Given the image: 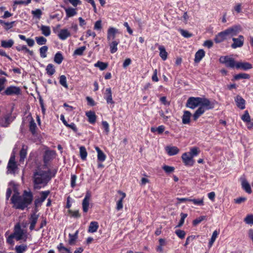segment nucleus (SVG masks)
Masks as SVG:
<instances>
[{
	"label": "nucleus",
	"instance_id": "obj_19",
	"mask_svg": "<svg viewBox=\"0 0 253 253\" xmlns=\"http://www.w3.org/2000/svg\"><path fill=\"white\" fill-rule=\"evenodd\" d=\"M95 149L97 153V160L98 161L103 162L106 158V155L97 146L95 147Z\"/></svg>",
	"mask_w": 253,
	"mask_h": 253
},
{
	"label": "nucleus",
	"instance_id": "obj_64",
	"mask_svg": "<svg viewBox=\"0 0 253 253\" xmlns=\"http://www.w3.org/2000/svg\"><path fill=\"white\" fill-rule=\"evenodd\" d=\"M87 102V104L91 106H93L95 105V102L94 100L90 97L87 96L86 97Z\"/></svg>",
	"mask_w": 253,
	"mask_h": 253
},
{
	"label": "nucleus",
	"instance_id": "obj_27",
	"mask_svg": "<svg viewBox=\"0 0 253 253\" xmlns=\"http://www.w3.org/2000/svg\"><path fill=\"white\" fill-rule=\"evenodd\" d=\"M66 14V18L73 17L77 14V11L75 8L72 7L65 8Z\"/></svg>",
	"mask_w": 253,
	"mask_h": 253
},
{
	"label": "nucleus",
	"instance_id": "obj_11",
	"mask_svg": "<svg viewBox=\"0 0 253 253\" xmlns=\"http://www.w3.org/2000/svg\"><path fill=\"white\" fill-rule=\"evenodd\" d=\"M17 168L16 164L14 161V158L11 157L7 165L8 173L14 174Z\"/></svg>",
	"mask_w": 253,
	"mask_h": 253
},
{
	"label": "nucleus",
	"instance_id": "obj_38",
	"mask_svg": "<svg viewBox=\"0 0 253 253\" xmlns=\"http://www.w3.org/2000/svg\"><path fill=\"white\" fill-rule=\"evenodd\" d=\"M63 60V57L62 54L60 52H57L54 56V61L56 63L60 64L62 63Z\"/></svg>",
	"mask_w": 253,
	"mask_h": 253
},
{
	"label": "nucleus",
	"instance_id": "obj_24",
	"mask_svg": "<svg viewBox=\"0 0 253 253\" xmlns=\"http://www.w3.org/2000/svg\"><path fill=\"white\" fill-rule=\"evenodd\" d=\"M227 39V38L223 31L219 33L214 38V41L216 43H220L224 40Z\"/></svg>",
	"mask_w": 253,
	"mask_h": 253
},
{
	"label": "nucleus",
	"instance_id": "obj_56",
	"mask_svg": "<svg viewBox=\"0 0 253 253\" xmlns=\"http://www.w3.org/2000/svg\"><path fill=\"white\" fill-rule=\"evenodd\" d=\"M50 194V191H42L40 193L41 197L40 199L42 200L41 201H43V202L47 198L48 195Z\"/></svg>",
	"mask_w": 253,
	"mask_h": 253
},
{
	"label": "nucleus",
	"instance_id": "obj_20",
	"mask_svg": "<svg viewBox=\"0 0 253 253\" xmlns=\"http://www.w3.org/2000/svg\"><path fill=\"white\" fill-rule=\"evenodd\" d=\"M119 41H113L109 43V45L110 46V51L111 53H115L118 50L117 46L119 43Z\"/></svg>",
	"mask_w": 253,
	"mask_h": 253
},
{
	"label": "nucleus",
	"instance_id": "obj_48",
	"mask_svg": "<svg viewBox=\"0 0 253 253\" xmlns=\"http://www.w3.org/2000/svg\"><path fill=\"white\" fill-rule=\"evenodd\" d=\"M32 14L35 17L40 19L41 18L42 15V11L40 9H36L35 10L31 11Z\"/></svg>",
	"mask_w": 253,
	"mask_h": 253
},
{
	"label": "nucleus",
	"instance_id": "obj_37",
	"mask_svg": "<svg viewBox=\"0 0 253 253\" xmlns=\"http://www.w3.org/2000/svg\"><path fill=\"white\" fill-rule=\"evenodd\" d=\"M46 73L49 75L52 76L55 72V70L54 65L52 64H48L46 68Z\"/></svg>",
	"mask_w": 253,
	"mask_h": 253
},
{
	"label": "nucleus",
	"instance_id": "obj_59",
	"mask_svg": "<svg viewBox=\"0 0 253 253\" xmlns=\"http://www.w3.org/2000/svg\"><path fill=\"white\" fill-rule=\"evenodd\" d=\"M101 20H97L94 24V29L97 31H100L102 29Z\"/></svg>",
	"mask_w": 253,
	"mask_h": 253
},
{
	"label": "nucleus",
	"instance_id": "obj_16",
	"mask_svg": "<svg viewBox=\"0 0 253 253\" xmlns=\"http://www.w3.org/2000/svg\"><path fill=\"white\" fill-rule=\"evenodd\" d=\"M241 185L242 188L248 193L251 194L252 192V189L248 181L243 178L242 179Z\"/></svg>",
	"mask_w": 253,
	"mask_h": 253
},
{
	"label": "nucleus",
	"instance_id": "obj_22",
	"mask_svg": "<svg viewBox=\"0 0 253 253\" xmlns=\"http://www.w3.org/2000/svg\"><path fill=\"white\" fill-rule=\"evenodd\" d=\"M191 113L188 111H184L183 115L182 117V121L183 124H189L190 120Z\"/></svg>",
	"mask_w": 253,
	"mask_h": 253
},
{
	"label": "nucleus",
	"instance_id": "obj_1",
	"mask_svg": "<svg viewBox=\"0 0 253 253\" xmlns=\"http://www.w3.org/2000/svg\"><path fill=\"white\" fill-rule=\"evenodd\" d=\"M54 176L51 175L50 170L36 169L32 176L33 187L35 189H40L46 186Z\"/></svg>",
	"mask_w": 253,
	"mask_h": 253
},
{
	"label": "nucleus",
	"instance_id": "obj_18",
	"mask_svg": "<svg viewBox=\"0 0 253 253\" xmlns=\"http://www.w3.org/2000/svg\"><path fill=\"white\" fill-rule=\"evenodd\" d=\"M71 36L70 33L66 29H63L60 30L58 34V37L60 40H65L68 37Z\"/></svg>",
	"mask_w": 253,
	"mask_h": 253
},
{
	"label": "nucleus",
	"instance_id": "obj_2",
	"mask_svg": "<svg viewBox=\"0 0 253 253\" xmlns=\"http://www.w3.org/2000/svg\"><path fill=\"white\" fill-rule=\"evenodd\" d=\"M33 200V195L31 192L24 191L22 196L18 194H14L11 197V200L13 204V207L16 209L24 210L30 205Z\"/></svg>",
	"mask_w": 253,
	"mask_h": 253
},
{
	"label": "nucleus",
	"instance_id": "obj_26",
	"mask_svg": "<svg viewBox=\"0 0 253 253\" xmlns=\"http://www.w3.org/2000/svg\"><path fill=\"white\" fill-rule=\"evenodd\" d=\"M38 218V215H36L35 213H33L31 215L30 220V229L31 230H33L34 229L35 225L37 222V220Z\"/></svg>",
	"mask_w": 253,
	"mask_h": 253
},
{
	"label": "nucleus",
	"instance_id": "obj_41",
	"mask_svg": "<svg viewBox=\"0 0 253 253\" xmlns=\"http://www.w3.org/2000/svg\"><path fill=\"white\" fill-rule=\"evenodd\" d=\"M250 78V75L246 73H240L234 76V79L238 80L240 79H248Z\"/></svg>",
	"mask_w": 253,
	"mask_h": 253
},
{
	"label": "nucleus",
	"instance_id": "obj_34",
	"mask_svg": "<svg viewBox=\"0 0 253 253\" xmlns=\"http://www.w3.org/2000/svg\"><path fill=\"white\" fill-rule=\"evenodd\" d=\"M37 125L35 122L34 120L32 118L29 124V129L33 134H35L36 133Z\"/></svg>",
	"mask_w": 253,
	"mask_h": 253
},
{
	"label": "nucleus",
	"instance_id": "obj_40",
	"mask_svg": "<svg viewBox=\"0 0 253 253\" xmlns=\"http://www.w3.org/2000/svg\"><path fill=\"white\" fill-rule=\"evenodd\" d=\"M27 146L23 145L22 146V148L21 150L20 151V161H22L24 160V159L26 158L27 155Z\"/></svg>",
	"mask_w": 253,
	"mask_h": 253
},
{
	"label": "nucleus",
	"instance_id": "obj_4",
	"mask_svg": "<svg viewBox=\"0 0 253 253\" xmlns=\"http://www.w3.org/2000/svg\"><path fill=\"white\" fill-rule=\"evenodd\" d=\"M201 97H190L186 102V106L192 109H194L198 106H200Z\"/></svg>",
	"mask_w": 253,
	"mask_h": 253
},
{
	"label": "nucleus",
	"instance_id": "obj_43",
	"mask_svg": "<svg viewBox=\"0 0 253 253\" xmlns=\"http://www.w3.org/2000/svg\"><path fill=\"white\" fill-rule=\"evenodd\" d=\"M48 50V47L46 45H43L40 48V56L42 58H44L47 56L46 52Z\"/></svg>",
	"mask_w": 253,
	"mask_h": 253
},
{
	"label": "nucleus",
	"instance_id": "obj_39",
	"mask_svg": "<svg viewBox=\"0 0 253 253\" xmlns=\"http://www.w3.org/2000/svg\"><path fill=\"white\" fill-rule=\"evenodd\" d=\"M80 154L82 160H86L87 153L84 146H81L80 147Z\"/></svg>",
	"mask_w": 253,
	"mask_h": 253
},
{
	"label": "nucleus",
	"instance_id": "obj_32",
	"mask_svg": "<svg viewBox=\"0 0 253 253\" xmlns=\"http://www.w3.org/2000/svg\"><path fill=\"white\" fill-rule=\"evenodd\" d=\"M40 29L42 31V34L45 37H48L50 35L51 31L49 26L42 25Z\"/></svg>",
	"mask_w": 253,
	"mask_h": 253
},
{
	"label": "nucleus",
	"instance_id": "obj_52",
	"mask_svg": "<svg viewBox=\"0 0 253 253\" xmlns=\"http://www.w3.org/2000/svg\"><path fill=\"white\" fill-rule=\"evenodd\" d=\"M10 116H6L4 120H2L0 122V124L3 126H7L10 124Z\"/></svg>",
	"mask_w": 253,
	"mask_h": 253
},
{
	"label": "nucleus",
	"instance_id": "obj_60",
	"mask_svg": "<svg viewBox=\"0 0 253 253\" xmlns=\"http://www.w3.org/2000/svg\"><path fill=\"white\" fill-rule=\"evenodd\" d=\"M205 218V216H201L195 220L193 221V224L194 225H196L200 223L202 221H203Z\"/></svg>",
	"mask_w": 253,
	"mask_h": 253
},
{
	"label": "nucleus",
	"instance_id": "obj_50",
	"mask_svg": "<svg viewBox=\"0 0 253 253\" xmlns=\"http://www.w3.org/2000/svg\"><path fill=\"white\" fill-rule=\"evenodd\" d=\"M180 216H181V219H180L178 225L176 226V227H180L183 224V223L184 222V220L187 216V214L182 212L180 214Z\"/></svg>",
	"mask_w": 253,
	"mask_h": 253
},
{
	"label": "nucleus",
	"instance_id": "obj_47",
	"mask_svg": "<svg viewBox=\"0 0 253 253\" xmlns=\"http://www.w3.org/2000/svg\"><path fill=\"white\" fill-rule=\"evenodd\" d=\"M244 221L247 224L253 225V214H248L246 216V217L244 218Z\"/></svg>",
	"mask_w": 253,
	"mask_h": 253
},
{
	"label": "nucleus",
	"instance_id": "obj_6",
	"mask_svg": "<svg viewBox=\"0 0 253 253\" xmlns=\"http://www.w3.org/2000/svg\"><path fill=\"white\" fill-rule=\"evenodd\" d=\"M200 107H202L203 109L206 111L212 109L214 107V102H211L209 99L206 98L201 97Z\"/></svg>",
	"mask_w": 253,
	"mask_h": 253
},
{
	"label": "nucleus",
	"instance_id": "obj_63",
	"mask_svg": "<svg viewBox=\"0 0 253 253\" xmlns=\"http://www.w3.org/2000/svg\"><path fill=\"white\" fill-rule=\"evenodd\" d=\"M67 127L70 128L72 129L75 132H77L78 131V128L76 127V125L74 123H72L70 124H68L66 125Z\"/></svg>",
	"mask_w": 253,
	"mask_h": 253
},
{
	"label": "nucleus",
	"instance_id": "obj_15",
	"mask_svg": "<svg viewBox=\"0 0 253 253\" xmlns=\"http://www.w3.org/2000/svg\"><path fill=\"white\" fill-rule=\"evenodd\" d=\"M166 151L169 156L176 155L179 152V149L176 146H167Z\"/></svg>",
	"mask_w": 253,
	"mask_h": 253
},
{
	"label": "nucleus",
	"instance_id": "obj_21",
	"mask_svg": "<svg viewBox=\"0 0 253 253\" xmlns=\"http://www.w3.org/2000/svg\"><path fill=\"white\" fill-rule=\"evenodd\" d=\"M205 52L203 49H199L196 52L195 55L194 61L195 62H199L205 56Z\"/></svg>",
	"mask_w": 253,
	"mask_h": 253
},
{
	"label": "nucleus",
	"instance_id": "obj_44",
	"mask_svg": "<svg viewBox=\"0 0 253 253\" xmlns=\"http://www.w3.org/2000/svg\"><path fill=\"white\" fill-rule=\"evenodd\" d=\"M59 83L60 84L65 87L66 88H68V85L67 83V79L65 75H61L59 77Z\"/></svg>",
	"mask_w": 253,
	"mask_h": 253
},
{
	"label": "nucleus",
	"instance_id": "obj_7",
	"mask_svg": "<svg viewBox=\"0 0 253 253\" xmlns=\"http://www.w3.org/2000/svg\"><path fill=\"white\" fill-rule=\"evenodd\" d=\"M91 197L90 191H87L86 192L85 197L82 202L83 211L84 212H87L89 208V201Z\"/></svg>",
	"mask_w": 253,
	"mask_h": 253
},
{
	"label": "nucleus",
	"instance_id": "obj_61",
	"mask_svg": "<svg viewBox=\"0 0 253 253\" xmlns=\"http://www.w3.org/2000/svg\"><path fill=\"white\" fill-rule=\"evenodd\" d=\"M77 180V176L76 175H71V186L74 188L76 186V181Z\"/></svg>",
	"mask_w": 253,
	"mask_h": 253
},
{
	"label": "nucleus",
	"instance_id": "obj_35",
	"mask_svg": "<svg viewBox=\"0 0 253 253\" xmlns=\"http://www.w3.org/2000/svg\"><path fill=\"white\" fill-rule=\"evenodd\" d=\"M219 233V231H218L217 230H215L213 231V232L212 233L211 237L210 239V241L209 243V248H211L212 246L213 243L215 242Z\"/></svg>",
	"mask_w": 253,
	"mask_h": 253
},
{
	"label": "nucleus",
	"instance_id": "obj_14",
	"mask_svg": "<svg viewBox=\"0 0 253 253\" xmlns=\"http://www.w3.org/2000/svg\"><path fill=\"white\" fill-rule=\"evenodd\" d=\"M117 32L118 30L117 29L114 27H110L107 31V40L109 41L112 39H114Z\"/></svg>",
	"mask_w": 253,
	"mask_h": 253
},
{
	"label": "nucleus",
	"instance_id": "obj_5",
	"mask_svg": "<svg viewBox=\"0 0 253 253\" xmlns=\"http://www.w3.org/2000/svg\"><path fill=\"white\" fill-rule=\"evenodd\" d=\"M240 31V26L236 25L226 29L223 32L227 39L230 37L236 36Z\"/></svg>",
	"mask_w": 253,
	"mask_h": 253
},
{
	"label": "nucleus",
	"instance_id": "obj_12",
	"mask_svg": "<svg viewBox=\"0 0 253 253\" xmlns=\"http://www.w3.org/2000/svg\"><path fill=\"white\" fill-rule=\"evenodd\" d=\"M104 98L106 99L108 104H113L115 103L114 101L113 100L111 88L109 87L106 89L104 93Z\"/></svg>",
	"mask_w": 253,
	"mask_h": 253
},
{
	"label": "nucleus",
	"instance_id": "obj_51",
	"mask_svg": "<svg viewBox=\"0 0 253 253\" xmlns=\"http://www.w3.org/2000/svg\"><path fill=\"white\" fill-rule=\"evenodd\" d=\"M163 169L167 173H170L174 171L175 169L173 167L165 165L163 167Z\"/></svg>",
	"mask_w": 253,
	"mask_h": 253
},
{
	"label": "nucleus",
	"instance_id": "obj_36",
	"mask_svg": "<svg viewBox=\"0 0 253 253\" xmlns=\"http://www.w3.org/2000/svg\"><path fill=\"white\" fill-rule=\"evenodd\" d=\"M108 66V64L107 63L103 62L101 61H97L95 64L94 66L95 67H98L99 68V69L101 71L104 70L106 69Z\"/></svg>",
	"mask_w": 253,
	"mask_h": 253
},
{
	"label": "nucleus",
	"instance_id": "obj_25",
	"mask_svg": "<svg viewBox=\"0 0 253 253\" xmlns=\"http://www.w3.org/2000/svg\"><path fill=\"white\" fill-rule=\"evenodd\" d=\"M158 48L160 50V56L163 60H166L168 57V53L165 47L163 45H159Z\"/></svg>",
	"mask_w": 253,
	"mask_h": 253
},
{
	"label": "nucleus",
	"instance_id": "obj_31",
	"mask_svg": "<svg viewBox=\"0 0 253 253\" xmlns=\"http://www.w3.org/2000/svg\"><path fill=\"white\" fill-rule=\"evenodd\" d=\"M16 49L18 51H23L25 53H29L30 55H33L34 53L33 51L28 49L26 45H18L16 47Z\"/></svg>",
	"mask_w": 253,
	"mask_h": 253
},
{
	"label": "nucleus",
	"instance_id": "obj_30",
	"mask_svg": "<svg viewBox=\"0 0 253 253\" xmlns=\"http://www.w3.org/2000/svg\"><path fill=\"white\" fill-rule=\"evenodd\" d=\"M205 112V111L202 107H199L193 115L194 121H196Z\"/></svg>",
	"mask_w": 253,
	"mask_h": 253
},
{
	"label": "nucleus",
	"instance_id": "obj_10",
	"mask_svg": "<svg viewBox=\"0 0 253 253\" xmlns=\"http://www.w3.org/2000/svg\"><path fill=\"white\" fill-rule=\"evenodd\" d=\"M4 93L7 95H18L20 93V89L18 87L10 86L5 90Z\"/></svg>",
	"mask_w": 253,
	"mask_h": 253
},
{
	"label": "nucleus",
	"instance_id": "obj_8",
	"mask_svg": "<svg viewBox=\"0 0 253 253\" xmlns=\"http://www.w3.org/2000/svg\"><path fill=\"white\" fill-rule=\"evenodd\" d=\"M232 41L233 43L231 45L232 48L235 49L238 47H241L244 44V37L242 35H239L237 38H233Z\"/></svg>",
	"mask_w": 253,
	"mask_h": 253
},
{
	"label": "nucleus",
	"instance_id": "obj_58",
	"mask_svg": "<svg viewBox=\"0 0 253 253\" xmlns=\"http://www.w3.org/2000/svg\"><path fill=\"white\" fill-rule=\"evenodd\" d=\"M176 235L180 239H183L186 235L184 231L180 229L176 230L175 232Z\"/></svg>",
	"mask_w": 253,
	"mask_h": 253
},
{
	"label": "nucleus",
	"instance_id": "obj_28",
	"mask_svg": "<svg viewBox=\"0 0 253 253\" xmlns=\"http://www.w3.org/2000/svg\"><path fill=\"white\" fill-rule=\"evenodd\" d=\"M99 227L98 222L96 221H92L90 223L88 227V231L90 233L95 232Z\"/></svg>",
	"mask_w": 253,
	"mask_h": 253
},
{
	"label": "nucleus",
	"instance_id": "obj_33",
	"mask_svg": "<svg viewBox=\"0 0 253 253\" xmlns=\"http://www.w3.org/2000/svg\"><path fill=\"white\" fill-rule=\"evenodd\" d=\"M14 44L13 40L10 39L8 41H1V45L4 48H10Z\"/></svg>",
	"mask_w": 253,
	"mask_h": 253
},
{
	"label": "nucleus",
	"instance_id": "obj_9",
	"mask_svg": "<svg viewBox=\"0 0 253 253\" xmlns=\"http://www.w3.org/2000/svg\"><path fill=\"white\" fill-rule=\"evenodd\" d=\"M181 158L185 165L188 166H192L193 165V158L188 153H183L181 156Z\"/></svg>",
	"mask_w": 253,
	"mask_h": 253
},
{
	"label": "nucleus",
	"instance_id": "obj_13",
	"mask_svg": "<svg viewBox=\"0 0 253 253\" xmlns=\"http://www.w3.org/2000/svg\"><path fill=\"white\" fill-rule=\"evenodd\" d=\"M235 101L236 103V105L238 108L243 110L245 108V99L240 95H237L235 98Z\"/></svg>",
	"mask_w": 253,
	"mask_h": 253
},
{
	"label": "nucleus",
	"instance_id": "obj_3",
	"mask_svg": "<svg viewBox=\"0 0 253 253\" xmlns=\"http://www.w3.org/2000/svg\"><path fill=\"white\" fill-rule=\"evenodd\" d=\"M220 63L224 64L226 67L230 68H236V63L234 58L228 56H221L219 60Z\"/></svg>",
	"mask_w": 253,
	"mask_h": 253
},
{
	"label": "nucleus",
	"instance_id": "obj_54",
	"mask_svg": "<svg viewBox=\"0 0 253 253\" xmlns=\"http://www.w3.org/2000/svg\"><path fill=\"white\" fill-rule=\"evenodd\" d=\"M199 152V151L197 147H192L188 153L193 158L194 156L198 155Z\"/></svg>",
	"mask_w": 253,
	"mask_h": 253
},
{
	"label": "nucleus",
	"instance_id": "obj_55",
	"mask_svg": "<svg viewBox=\"0 0 253 253\" xmlns=\"http://www.w3.org/2000/svg\"><path fill=\"white\" fill-rule=\"evenodd\" d=\"M242 120L246 123L250 122L251 118L249 113L247 111L245 112L244 114L241 117Z\"/></svg>",
	"mask_w": 253,
	"mask_h": 253
},
{
	"label": "nucleus",
	"instance_id": "obj_45",
	"mask_svg": "<svg viewBox=\"0 0 253 253\" xmlns=\"http://www.w3.org/2000/svg\"><path fill=\"white\" fill-rule=\"evenodd\" d=\"M85 49L86 47L85 46L80 47L74 51V55L81 56L83 55Z\"/></svg>",
	"mask_w": 253,
	"mask_h": 253
},
{
	"label": "nucleus",
	"instance_id": "obj_42",
	"mask_svg": "<svg viewBox=\"0 0 253 253\" xmlns=\"http://www.w3.org/2000/svg\"><path fill=\"white\" fill-rule=\"evenodd\" d=\"M27 249V246L25 245L16 246L15 248L16 253H24Z\"/></svg>",
	"mask_w": 253,
	"mask_h": 253
},
{
	"label": "nucleus",
	"instance_id": "obj_49",
	"mask_svg": "<svg viewBox=\"0 0 253 253\" xmlns=\"http://www.w3.org/2000/svg\"><path fill=\"white\" fill-rule=\"evenodd\" d=\"M190 202H192L194 205L198 206L204 205L203 198L202 199H191Z\"/></svg>",
	"mask_w": 253,
	"mask_h": 253
},
{
	"label": "nucleus",
	"instance_id": "obj_46",
	"mask_svg": "<svg viewBox=\"0 0 253 253\" xmlns=\"http://www.w3.org/2000/svg\"><path fill=\"white\" fill-rule=\"evenodd\" d=\"M35 40L39 45H44L47 42L46 39L43 37H36Z\"/></svg>",
	"mask_w": 253,
	"mask_h": 253
},
{
	"label": "nucleus",
	"instance_id": "obj_57",
	"mask_svg": "<svg viewBox=\"0 0 253 253\" xmlns=\"http://www.w3.org/2000/svg\"><path fill=\"white\" fill-rule=\"evenodd\" d=\"M23 235V231L20 230L19 231H16L15 232L14 237H15L16 240L19 241L22 239Z\"/></svg>",
	"mask_w": 253,
	"mask_h": 253
},
{
	"label": "nucleus",
	"instance_id": "obj_23",
	"mask_svg": "<svg viewBox=\"0 0 253 253\" xmlns=\"http://www.w3.org/2000/svg\"><path fill=\"white\" fill-rule=\"evenodd\" d=\"M85 115L88 119V122L90 124H94L96 122V116L94 112L88 111L85 113Z\"/></svg>",
	"mask_w": 253,
	"mask_h": 253
},
{
	"label": "nucleus",
	"instance_id": "obj_17",
	"mask_svg": "<svg viewBox=\"0 0 253 253\" xmlns=\"http://www.w3.org/2000/svg\"><path fill=\"white\" fill-rule=\"evenodd\" d=\"M236 68L247 70L252 68V65L248 62H237L236 63Z\"/></svg>",
	"mask_w": 253,
	"mask_h": 253
},
{
	"label": "nucleus",
	"instance_id": "obj_29",
	"mask_svg": "<svg viewBox=\"0 0 253 253\" xmlns=\"http://www.w3.org/2000/svg\"><path fill=\"white\" fill-rule=\"evenodd\" d=\"M79 231L77 230L74 234H69V240L68 243L70 245H73L75 244V242L78 237Z\"/></svg>",
	"mask_w": 253,
	"mask_h": 253
},
{
	"label": "nucleus",
	"instance_id": "obj_62",
	"mask_svg": "<svg viewBox=\"0 0 253 253\" xmlns=\"http://www.w3.org/2000/svg\"><path fill=\"white\" fill-rule=\"evenodd\" d=\"M123 198H121L118 201L117 203L116 209L117 211H120L123 209Z\"/></svg>",
	"mask_w": 253,
	"mask_h": 253
},
{
	"label": "nucleus",
	"instance_id": "obj_53",
	"mask_svg": "<svg viewBox=\"0 0 253 253\" xmlns=\"http://www.w3.org/2000/svg\"><path fill=\"white\" fill-rule=\"evenodd\" d=\"M179 32L181 35L184 38H189L192 36V34L186 30L180 29Z\"/></svg>",
	"mask_w": 253,
	"mask_h": 253
}]
</instances>
